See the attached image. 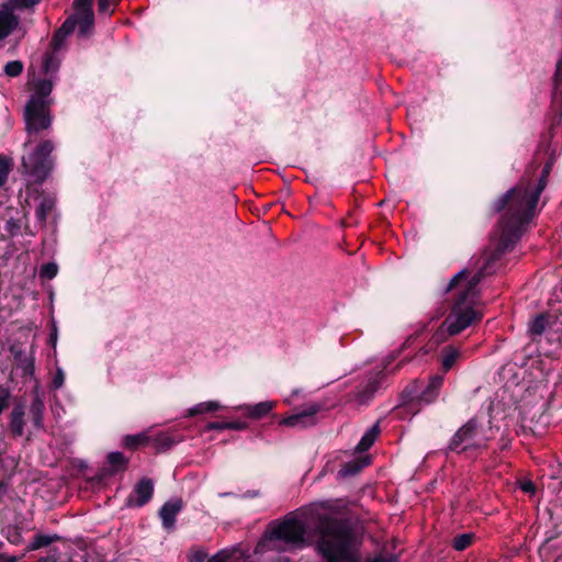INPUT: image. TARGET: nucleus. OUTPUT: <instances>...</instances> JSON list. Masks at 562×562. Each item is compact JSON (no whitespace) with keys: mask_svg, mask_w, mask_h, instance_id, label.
<instances>
[{"mask_svg":"<svg viewBox=\"0 0 562 562\" xmlns=\"http://www.w3.org/2000/svg\"><path fill=\"white\" fill-rule=\"evenodd\" d=\"M315 524L316 552L325 562H361L360 540L352 521L326 508L312 512ZM368 562H396L392 554L379 555Z\"/></svg>","mask_w":562,"mask_h":562,"instance_id":"obj_1","label":"nucleus"},{"mask_svg":"<svg viewBox=\"0 0 562 562\" xmlns=\"http://www.w3.org/2000/svg\"><path fill=\"white\" fill-rule=\"evenodd\" d=\"M549 172L550 166L547 165L537 184L522 178L515 188L494 202L495 212L505 211L499 222V243L504 248H509L520 237L524 226L533 218Z\"/></svg>","mask_w":562,"mask_h":562,"instance_id":"obj_2","label":"nucleus"},{"mask_svg":"<svg viewBox=\"0 0 562 562\" xmlns=\"http://www.w3.org/2000/svg\"><path fill=\"white\" fill-rule=\"evenodd\" d=\"M508 248L498 241L492 250H485L480 260L481 266L470 280L461 288L450 314L447 316L441 327L432 335L431 341L437 346L442 342L447 336H454L462 330L481 321L482 313L473 307L477 295V284L488 274L496 270V262Z\"/></svg>","mask_w":562,"mask_h":562,"instance_id":"obj_3","label":"nucleus"},{"mask_svg":"<svg viewBox=\"0 0 562 562\" xmlns=\"http://www.w3.org/2000/svg\"><path fill=\"white\" fill-rule=\"evenodd\" d=\"M318 507L334 512L324 505L314 506L308 510V518L306 521L295 516L289 515L282 521H273L270 524L267 531L268 539L270 541H282L285 546L289 547L301 548L305 544L306 524H308L312 528L314 542L316 543L317 537L315 535V524L312 519V512Z\"/></svg>","mask_w":562,"mask_h":562,"instance_id":"obj_4","label":"nucleus"},{"mask_svg":"<svg viewBox=\"0 0 562 562\" xmlns=\"http://www.w3.org/2000/svg\"><path fill=\"white\" fill-rule=\"evenodd\" d=\"M55 148L52 139H42L34 147L22 156V173L27 176L34 183H42L46 180L54 167L50 157Z\"/></svg>","mask_w":562,"mask_h":562,"instance_id":"obj_5","label":"nucleus"},{"mask_svg":"<svg viewBox=\"0 0 562 562\" xmlns=\"http://www.w3.org/2000/svg\"><path fill=\"white\" fill-rule=\"evenodd\" d=\"M487 438L476 418L469 419L451 437L448 450L457 453L486 448Z\"/></svg>","mask_w":562,"mask_h":562,"instance_id":"obj_6","label":"nucleus"},{"mask_svg":"<svg viewBox=\"0 0 562 562\" xmlns=\"http://www.w3.org/2000/svg\"><path fill=\"white\" fill-rule=\"evenodd\" d=\"M23 119L27 135L23 147L27 149L42 132L50 128L53 117L49 108L35 101H27L24 106Z\"/></svg>","mask_w":562,"mask_h":562,"instance_id":"obj_7","label":"nucleus"},{"mask_svg":"<svg viewBox=\"0 0 562 562\" xmlns=\"http://www.w3.org/2000/svg\"><path fill=\"white\" fill-rule=\"evenodd\" d=\"M93 0H74L72 8L75 18L79 25V34L85 36L90 33L94 25V13L92 10Z\"/></svg>","mask_w":562,"mask_h":562,"instance_id":"obj_8","label":"nucleus"},{"mask_svg":"<svg viewBox=\"0 0 562 562\" xmlns=\"http://www.w3.org/2000/svg\"><path fill=\"white\" fill-rule=\"evenodd\" d=\"M321 407L316 403L308 404L301 412L281 419L280 425L301 429L311 427L316 424L315 415L321 411Z\"/></svg>","mask_w":562,"mask_h":562,"instance_id":"obj_9","label":"nucleus"},{"mask_svg":"<svg viewBox=\"0 0 562 562\" xmlns=\"http://www.w3.org/2000/svg\"><path fill=\"white\" fill-rule=\"evenodd\" d=\"M154 494V482L148 477H143L128 495L126 504L133 507H142L147 504Z\"/></svg>","mask_w":562,"mask_h":562,"instance_id":"obj_10","label":"nucleus"},{"mask_svg":"<svg viewBox=\"0 0 562 562\" xmlns=\"http://www.w3.org/2000/svg\"><path fill=\"white\" fill-rule=\"evenodd\" d=\"M53 81L50 79H38L34 83V92L30 97L29 101H35L50 108L53 103V99L49 98V94L53 90Z\"/></svg>","mask_w":562,"mask_h":562,"instance_id":"obj_11","label":"nucleus"},{"mask_svg":"<svg viewBox=\"0 0 562 562\" xmlns=\"http://www.w3.org/2000/svg\"><path fill=\"white\" fill-rule=\"evenodd\" d=\"M183 503L180 498L166 502L159 510L162 526L171 529L175 526L176 517L181 512Z\"/></svg>","mask_w":562,"mask_h":562,"instance_id":"obj_12","label":"nucleus"},{"mask_svg":"<svg viewBox=\"0 0 562 562\" xmlns=\"http://www.w3.org/2000/svg\"><path fill=\"white\" fill-rule=\"evenodd\" d=\"M381 379L382 372L375 373L358 387L356 392V397L360 404H364L370 398L373 397V395L380 387Z\"/></svg>","mask_w":562,"mask_h":562,"instance_id":"obj_13","label":"nucleus"},{"mask_svg":"<svg viewBox=\"0 0 562 562\" xmlns=\"http://www.w3.org/2000/svg\"><path fill=\"white\" fill-rule=\"evenodd\" d=\"M25 405L18 403L13 406L10 414L9 428L13 437H22L25 427Z\"/></svg>","mask_w":562,"mask_h":562,"instance_id":"obj_14","label":"nucleus"},{"mask_svg":"<svg viewBox=\"0 0 562 562\" xmlns=\"http://www.w3.org/2000/svg\"><path fill=\"white\" fill-rule=\"evenodd\" d=\"M19 20L9 9L0 10V41L9 36L18 26Z\"/></svg>","mask_w":562,"mask_h":562,"instance_id":"obj_15","label":"nucleus"},{"mask_svg":"<svg viewBox=\"0 0 562 562\" xmlns=\"http://www.w3.org/2000/svg\"><path fill=\"white\" fill-rule=\"evenodd\" d=\"M442 382H443V378L441 375L431 376L428 385L420 393L418 400L425 404L432 403L439 394V390L442 385Z\"/></svg>","mask_w":562,"mask_h":562,"instance_id":"obj_16","label":"nucleus"},{"mask_svg":"<svg viewBox=\"0 0 562 562\" xmlns=\"http://www.w3.org/2000/svg\"><path fill=\"white\" fill-rule=\"evenodd\" d=\"M44 409L45 405L40 396L38 393H36L31 402L30 405V416L33 423V426L35 429H42L44 427L43 423V416H44Z\"/></svg>","mask_w":562,"mask_h":562,"instance_id":"obj_17","label":"nucleus"},{"mask_svg":"<svg viewBox=\"0 0 562 562\" xmlns=\"http://www.w3.org/2000/svg\"><path fill=\"white\" fill-rule=\"evenodd\" d=\"M56 200L50 195H43L35 210V216L41 226L46 224L48 215L55 207Z\"/></svg>","mask_w":562,"mask_h":562,"instance_id":"obj_18","label":"nucleus"},{"mask_svg":"<svg viewBox=\"0 0 562 562\" xmlns=\"http://www.w3.org/2000/svg\"><path fill=\"white\" fill-rule=\"evenodd\" d=\"M274 407V403L270 401L260 402L255 405H245L241 407L245 415L252 419H260L267 416Z\"/></svg>","mask_w":562,"mask_h":562,"instance_id":"obj_19","label":"nucleus"},{"mask_svg":"<svg viewBox=\"0 0 562 562\" xmlns=\"http://www.w3.org/2000/svg\"><path fill=\"white\" fill-rule=\"evenodd\" d=\"M76 25H78V23L76 19L71 16L61 24V26L55 32L52 40V44L55 48H58L63 41L75 31Z\"/></svg>","mask_w":562,"mask_h":562,"instance_id":"obj_20","label":"nucleus"},{"mask_svg":"<svg viewBox=\"0 0 562 562\" xmlns=\"http://www.w3.org/2000/svg\"><path fill=\"white\" fill-rule=\"evenodd\" d=\"M551 314H539L529 324V333L531 336L548 335Z\"/></svg>","mask_w":562,"mask_h":562,"instance_id":"obj_21","label":"nucleus"},{"mask_svg":"<svg viewBox=\"0 0 562 562\" xmlns=\"http://www.w3.org/2000/svg\"><path fill=\"white\" fill-rule=\"evenodd\" d=\"M548 340L562 345V312L558 315L551 314L548 329Z\"/></svg>","mask_w":562,"mask_h":562,"instance_id":"obj_22","label":"nucleus"},{"mask_svg":"<svg viewBox=\"0 0 562 562\" xmlns=\"http://www.w3.org/2000/svg\"><path fill=\"white\" fill-rule=\"evenodd\" d=\"M380 431L381 430H380L379 424L375 423L373 426H371L366 431V434L362 436L359 443L357 445L356 449L359 452H364V451L369 450L372 447V445L374 443V441L376 440Z\"/></svg>","mask_w":562,"mask_h":562,"instance_id":"obj_23","label":"nucleus"},{"mask_svg":"<svg viewBox=\"0 0 562 562\" xmlns=\"http://www.w3.org/2000/svg\"><path fill=\"white\" fill-rule=\"evenodd\" d=\"M150 438L147 432H139L136 435H126L123 438V446L131 450H136L139 447L146 446Z\"/></svg>","mask_w":562,"mask_h":562,"instance_id":"obj_24","label":"nucleus"},{"mask_svg":"<svg viewBox=\"0 0 562 562\" xmlns=\"http://www.w3.org/2000/svg\"><path fill=\"white\" fill-rule=\"evenodd\" d=\"M248 427L246 422L235 420V422H212L206 425V430H244Z\"/></svg>","mask_w":562,"mask_h":562,"instance_id":"obj_25","label":"nucleus"},{"mask_svg":"<svg viewBox=\"0 0 562 562\" xmlns=\"http://www.w3.org/2000/svg\"><path fill=\"white\" fill-rule=\"evenodd\" d=\"M220 408H221V404L216 401L202 402V403H199V404L194 405L193 407H191L188 411L187 416L192 417L195 415H201V414H205V413H210V412H216Z\"/></svg>","mask_w":562,"mask_h":562,"instance_id":"obj_26","label":"nucleus"},{"mask_svg":"<svg viewBox=\"0 0 562 562\" xmlns=\"http://www.w3.org/2000/svg\"><path fill=\"white\" fill-rule=\"evenodd\" d=\"M459 356H460V352L458 349H456L451 346L445 347L441 351L442 369L446 372L449 371L452 368V366L454 364V362L458 360Z\"/></svg>","mask_w":562,"mask_h":562,"instance_id":"obj_27","label":"nucleus"},{"mask_svg":"<svg viewBox=\"0 0 562 562\" xmlns=\"http://www.w3.org/2000/svg\"><path fill=\"white\" fill-rule=\"evenodd\" d=\"M474 535L473 533H462L458 535L452 540V547L457 551H462L471 546L473 542Z\"/></svg>","mask_w":562,"mask_h":562,"instance_id":"obj_28","label":"nucleus"},{"mask_svg":"<svg viewBox=\"0 0 562 562\" xmlns=\"http://www.w3.org/2000/svg\"><path fill=\"white\" fill-rule=\"evenodd\" d=\"M363 465L358 461L347 462L345 463L340 470L338 471V476L348 477L359 473L362 470Z\"/></svg>","mask_w":562,"mask_h":562,"instance_id":"obj_29","label":"nucleus"},{"mask_svg":"<svg viewBox=\"0 0 562 562\" xmlns=\"http://www.w3.org/2000/svg\"><path fill=\"white\" fill-rule=\"evenodd\" d=\"M108 462L115 469H125L127 465V459L123 453L116 451L108 454Z\"/></svg>","mask_w":562,"mask_h":562,"instance_id":"obj_30","label":"nucleus"},{"mask_svg":"<svg viewBox=\"0 0 562 562\" xmlns=\"http://www.w3.org/2000/svg\"><path fill=\"white\" fill-rule=\"evenodd\" d=\"M23 63L20 60H12L5 64L4 74L9 77H18L23 71Z\"/></svg>","mask_w":562,"mask_h":562,"instance_id":"obj_31","label":"nucleus"},{"mask_svg":"<svg viewBox=\"0 0 562 562\" xmlns=\"http://www.w3.org/2000/svg\"><path fill=\"white\" fill-rule=\"evenodd\" d=\"M11 169V159L0 155V187H2L7 180Z\"/></svg>","mask_w":562,"mask_h":562,"instance_id":"obj_32","label":"nucleus"},{"mask_svg":"<svg viewBox=\"0 0 562 562\" xmlns=\"http://www.w3.org/2000/svg\"><path fill=\"white\" fill-rule=\"evenodd\" d=\"M58 272V267L54 262L45 263L41 267L40 277L42 279L50 280L56 277Z\"/></svg>","mask_w":562,"mask_h":562,"instance_id":"obj_33","label":"nucleus"},{"mask_svg":"<svg viewBox=\"0 0 562 562\" xmlns=\"http://www.w3.org/2000/svg\"><path fill=\"white\" fill-rule=\"evenodd\" d=\"M41 0H9V3L12 9H31L38 4Z\"/></svg>","mask_w":562,"mask_h":562,"instance_id":"obj_34","label":"nucleus"},{"mask_svg":"<svg viewBox=\"0 0 562 562\" xmlns=\"http://www.w3.org/2000/svg\"><path fill=\"white\" fill-rule=\"evenodd\" d=\"M53 541H54V539L47 535H36L33 538L31 549L36 550L42 547H46V546L50 544Z\"/></svg>","mask_w":562,"mask_h":562,"instance_id":"obj_35","label":"nucleus"},{"mask_svg":"<svg viewBox=\"0 0 562 562\" xmlns=\"http://www.w3.org/2000/svg\"><path fill=\"white\" fill-rule=\"evenodd\" d=\"M58 68V61L52 54H46L43 60V69L46 74L54 72Z\"/></svg>","mask_w":562,"mask_h":562,"instance_id":"obj_36","label":"nucleus"},{"mask_svg":"<svg viewBox=\"0 0 562 562\" xmlns=\"http://www.w3.org/2000/svg\"><path fill=\"white\" fill-rule=\"evenodd\" d=\"M21 229V222L20 220H16V218H9L7 222H5V231L12 235V236H15L19 234Z\"/></svg>","mask_w":562,"mask_h":562,"instance_id":"obj_37","label":"nucleus"},{"mask_svg":"<svg viewBox=\"0 0 562 562\" xmlns=\"http://www.w3.org/2000/svg\"><path fill=\"white\" fill-rule=\"evenodd\" d=\"M468 272L467 270L459 271L449 282L447 291H451L452 289L459 286V284L465 279Z\"/></svg>","mask_w":562,"mask_h":562,"instance_id":"obj_38","label":"nucleus"},{"mask_svg":"<svg viewBox=\"0 0 562 562\" xmlns=\"http://www.w3.org/2000/svg\"><path fill=\"white\" fill-rule=\"evenodd\" d=\"M114 0H98V11L102 14H111V5Z\"/></svg>","mask_w":562,"mask_h":562,"instance_id":"obj_39","label":"nucleus"},{"mask_svg":"<svg viewBox=\"0 0 562 562\" xmlns=\"http://www.w3.org/2000/svg\"><path fill=\"white\" fill-rule=\"evenodd\" d=\"M207 553L201 549H196L190 553V562H204Z\"/></svg>","mask_w":562,"mask_h":562,"instance_id":"obj_40","label":"nucleus"},{"mask_svg":"<svg viewBox=\"0 0 562 562\" xmlns=\"http://www.w3.org/2000/svg\"><path fill=\"white\" fill-rule=\"evenodd\" d=\"M155 441L158 447H161L165 449H168L169 447H171L173 445V440L167 435H160L159 437H157L155 439Z\"/></svg>","mask_w":562,"mask_h":562,"instance_id":"obj_41","label":"nucleus"},{"mask_svg":"<svg viewBox=\"0 0 562 562\" xmlns=\"http://www.w3.org/2000/svg\"><path fill=\"white\" fill-rule=\"evenodd\" d=\"M64 382H65L64 372L60 369H58L55 376L53 378V382H52L53 387L56 390L60 389L63 386Z\"/></svg>","mask_w":562,"mask_h":562,"instance_id":"obj_42","label":"nucleus"},{"mask_svg":"<svg viewBox=\"0 0 562 562\" xmlns=\"http://www.w3.org/2000/svg\"><path fill=\"white\" fill-rule=\"evenodd\" d=\"M231 554L225 551H220L214 554L207 562H229Z\"/></svg>","mask_w":562,"mask_h":562,"instance_id":"obj_43","label":"nucleus"},{"mask_svg":"<svg viewBox=\"0 0 562 562\" xmlns=\"http://www.w3.org/2000/svg\"><path fill=\"white\" fill-rule=\"evenodd\" d=\"M23 373L25 375H32L34 373V363L30 358H25L22 362Z\"/></svg>","mask_w":562,"mask_h":562,"instance_id":"obj_44","label":"nucleus"},{"mask_svg":"<svg viewBox=\"0 0 562 562\" xmlns=\"http://www.w3.org/2000/svg\"><path fill=\"white\" fill-rule=\"evenodd\" d=\"M9 397H10V394H9L8 391H3L0 394V415L3 413L4 409L8 408V406H9Z\"/></svg>","mask_w":562,"mask_h":562,"instance_id":"obj_45","label":"nucleus"},{"mask_svg":"<svg viewBox=\"0 0 562 562\" xmlns=\"http://www.w3.org/2000/svg\"><path fill=\"white\" fill-rule=\"evenodd\" d=\"M520 488L526 493H533L535 484L531 481H525L520 483Z\"/></svg>","mask_w":562,"mask_h":562,"instance_id":"obj_46","label":"nucleus"},{"mask_svg":"<svg viewBox=\"0 0 562 562\" xmlns=\"http://www.w3.org/2000/svg\"><path fill=\"white\" fill-rule=\"evenodd\" d=\"M555 85H558L560 81H562V57L559 59L557 64V70H555Z\"/></svg>","mask_w":562,"mask_h":562,"instance_id":"obj_47","label":"nucleus"},{"mask_svg":"<svg viewBox=\"0 0 562 562\" xmlns=\"http://www.w3.org/2000/svg\"><path fill=\"white\" fill-rule=\"evenodd\" d=\"M4 562H16V558H15V557H13V555H11V557H7V558L4 559Z\"/></svg>","mask_w":562,"mask_h":562,"instance_id":"obj_48","label":"nucleus"},{"mask_svg":"<svg viewBox=\"0 0 562 562\" xmlns=\"http://www.w3.org/2000/svg\"><path fill=\"white\" fill-rule=\"evenodd\" d=\"M412 337L407 338V340L404 342V347L409 346L412 342Z\"/></svg>","mask_w":562,"mask_h":562,"instance_id":"obj_49","label":"nucleus"}]
</instances>
